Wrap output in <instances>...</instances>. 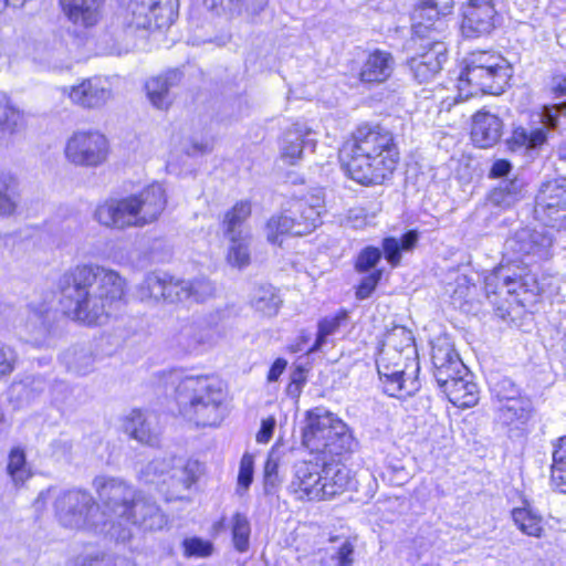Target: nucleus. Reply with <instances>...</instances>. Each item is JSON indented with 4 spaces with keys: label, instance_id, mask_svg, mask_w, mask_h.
<instances>
[{
    "label": "nucleus",
    "instance_id": "60",
    "mask_svg": "<svg viewBox=\"0 0 566 566\" xmlns=\"http://www.w3.org/2000/svg\"><path fill=\"white\" fill-rule=\"evenodd\" d=\"M253 479V458L250 454H244L240 462V470L238 475V484L248 489Z\"/></svg>",
    "mask_w": 566,
    "mask_h": 566
},
{
    "label": "nucleus",
    "instance_id": "16",
    "mask_svg": "<svg viewBox=\"0 0 566 566\" xmlns=\"http://www.w3.org/2000/svg\"><path fill=\"white\" fill-rule=\"evenodd\" d=\"M566 116V101L545 106L539 115L541 126H517L512 130L507 139V146L512 151H531L542 147L547 142V128H555L558 118Z\"/></svg>",
    "mask_w": 566,
    "mask_h": 566
},
{
    "label": "nucleus",
    "instance_id": "64",
    "mask_svg": "<svg viewBox=\"0 0 566 566\" xmlns=\"http://www.w3.org/2000/svg\"><path fill=\"white\" fill-rule=\"evenodd\" d=\"M511 170H512V165H511L510 161H507L505 159H497L492 165V168H491V171H490V177L503 178V179L504 178H511L510 177Z\"/></svg>",
    "mask_w": 566,
    "mask_h": 566
},
{
    "label": "nucleus",
    "instance_id": "53",
    "mask_svg": "<svg viewBox=\"0 0 566 566\" xmlns=\"http://www.w3.org/2000/svg\"><path fill=\"white\" fill-rule=\"evenodd\" d=\"M202 339L203 335L200 325L195 321L185 322L177 335V340L187 347H193L200 344Z\"/></svg>",
    "mask_w": 566,
    "mask_h": 566
},
{
    "label": "nucleus",
    "instance_id": "54",
    "mask_svg": "<svg viewBox=\"0 0 566 566\" xmlns=\"http://www.w3.org/2000/svg\"><path fill=\"white\" fill-rule=\"evenodd\" d=\"M510 271L511 269L509 266L501 265L485 276L484 289L489 298H491L492 295L496 296L504 293V290H502L503 276Z\"/></svg>",
    "mask_w": 566,
    "mask_h": 566
},
{
    "label": "nucleus",
    "instance_id": "42",
    "mask_svg": "<svg viewBox=\"0 0 566 566\" xmlns=\"http://www.w3.org/2000/svg\"><path fill=\"white\" fill-rule=\"evenodd\" d=\"M7 474L15 486L22 485L31 476L25 452L20 447L12 448L9 452Z\"/></svg>",
    "mask_w": 566,
    "mask_h": 566
},
{
    "label": "nucleus",
    "instance_id": "32",
    "mask_svg": "<svg viewBox=\"0 0 566 566\" xmlns=\"http://www.w3.org/2000/svg\"><path fill=\"white\" fill-rule=\"evenodd\" d=\"M48 381L42 376H27L24 379L13 382L10 388L11 399L20 405H29L45 392Z\"/></svg>",
    "mask_w": 566,
    "mask_h": 566
},
{
    "label": "nucleus",
    "instance_id": "5",
    "mask_svg": "<svg viewBox=\"0 0 566 566\" xmlns=\"http://www.w3.org/2000/svg\"><path fill=\"white\" fill-rule=\"evenodd\" d=\"M223 400L222 382L213 375L186 376L176 388L180 413L197 426L219 424L223 419Z\"/></svg>",
    "mask_w": 566,
    "mask_h": 566
},
{
    "label": "nucleus",
    "instance_id": "62",
    "mask_svg": "<svg viewBox=\"0 0 566 566\" xmlns=\"http://www.w3.org/2000/svg\"><path fill=\"white\" fill-rule=\"evenodd\" d=\"M277 468L279 463L277 460L274 458V452L272 451L269 454V458L264 465V481L265 485H272L274 486L277 482Z\"/></svg>",
    "mask_w": 566,
    "mask_h": 566
},
{
    "label": "nucleus",
    "instance_id": "56",
    "mask_svg": "<svg viewBox=\"0 0 566 566\" xmlns=\"http://www.w3.org/2000/svg\"><path fill=\"white\" fill-rule=\"evenodd\" d=\"M381 258V251L378 248L367 247L360 251L356 260V270L358 272H366L374 268Z\"/></svg>",
    "mask_w": 566,
    "mask_h": 566
},
{
    "label": "nucleus",
    "instance_id": "14",
    "mask_svg": "<svg viewBox=\"0 0 566 566\" xmlns=\"http://www.w3.org/2000/svg\"><path fill=\"white\" fill-rule=\"evenodd\" d=\"M66 159L80 167L96 168L106 163L109 154L107 138L96 130H78L67 139Z\"/></svg>",
    "mask_w": 566,
    "mask_h": 566
},
{
    "label": "nucleus",
    "instance_id": "31",
    "mask_svg": "<svg viewBox=\"0 0 566 566\" xmlns=\"http://www.w3.org/2000/svg\"><path fill=\"white\" fill-rule=\"evenodd\" d=\"M526 184L523 178L513 176L502 179L491 191L490 201L494 206L507 209L525 197Z\"/></svg>",
    "mask_w": 566,
    "mask_h": 566
},
{
    "label": "nucleus",
    "instance_id": "20",
    "mask_svg": "<svg viewBox=\"0 0 566 566\" xmlns=\"http://www.w3.org/2000/svg\"><path fill=\"white\" fill-rule=\"evenodd\" d=\"M63 94L83 108L95 109L105 106L113 98V87L109 78L94 76L78 85L63 87Z\"/></svg>",
    "mask_w": 566,
    "mask_h": 566
},
{
    "label": "nucleus",
    "instance_id": "39",
    "mask_svg": "<svg viewBox=\"0 0 566 566\" xmlns=\"http://www.w3.org/2000/svg\"><path fill=\"white\" fill-rule=\"evenodd\" d=\"M251 303L255 311L271 317L277 314L282 301L273 286L262 285L254 291Z\"/></svg>",
    "mask_w": 566,
    "mask_h": 566
},
{
    "label": "nucleus",
    "instance_id": "33",
    "mask_svg": "<svg viewBox=\"0 0 566 566\" xmlns=\"http://www.w3.org/2000/svg\"><path fill=\"white\" fill-rule=\"evenodd\" d=\"M495 418L504 426L525 422L531 413V401L521 397L494 406Z\"/></svg>",
    "mask_w": 566,
    "mask_h": 566
},
{
    "label": "nucleus",
    "instance_id": "29",
    "mask_svg": "<svg viewBox=\"0 0 566 566\" xmlns=\"http://www.w3.org/2000/svg\"><path fill=\"white\" fill-rule=\"evenodd\" d=\"M471 375H459L440 389L447 395L449 401L459 408H470L479 401V389L472 381Z\"/></svg>",
    "mask_w": 566,
    "mask_h": 566
},
{
    "label": "nucleus",
    "instance_id": "28",
    "mask_svg": "<svg viewBox=\"0 0 566 566\" xmlns=\"http://www.w3.org/2000/svg\"><path fill=\"white\" fill-rule=\"evenodd\" d=\"M181 78L179 70H169L147 81L146 92L150 103L159 109L168 108L171 104L170 91L180 84Z\"/></svg>",
    "mask_w": 566,
    "mask_h": 566
},
{
    "label": "nucleus",
    "instance_id": "30",
    "mask_svg": "<svg viewBox=\"0 0 566 566\" xmlns=\"http://www.w3.org/2000/svg\"><path fill=\"white\" fill-rule=\"evenodd\" d=\"M124 430L143 444L156 446L159 441V432L156 429L153 417L145 416L139 410H133L125 418Z\"/></svg>",
    "mask_w": 566,
    "mask_h": 566
},
{
    "label": "nucleus",
    "instance_id": "8",
    "mask_svg": "<svg viewBox=\"0 0 566 566\" xmlns=\"http://www.w3.org/2000/svg\"><path fill=\"white\" fill-rule=\"evenodd\" d=\"M93 488L104 507L103 516H107L99 521H106V525H111L108 532L117 541L125 542L130 538V530L122 527V517L140 492L123 479L106 475L96 476Z\"/></svg>",
    "mask_w": 566,
    "mask_h": 566
},
{
    "label": "nucleus",
    "instance_id": "26",
    "mask_svg": "<svg viewBox=\"0 0 566 566\" xmlns=\"http://www.w3.org/2000/svg\"><path fill=\"white\" fill-rule=\"evenodd\" d=\"M395 69V60L391 53L376 49L368 53L364 60L358 78L363 83L379 84L387 81Z\"/></svg>",
    "mask_w": 566,
    "mask_h": 566
},
{
    "label": "nucleus",
    "instance_id": "11",
    "mask_svg": "<svg viewBox=\"0 0 566 566\" xmlns=\"http://www.w3.org/2000/svg\"><path fill=\"white\" fill-rule=\"evenodd\" d=\"M178 8V0H129L124 23L135 30L166 29L176 21Z\"/></svg>",
    "mask_w": 566,
    "mask_h": 566
},
{
    "label": "nucleus",
    "instance_id": "49",
    "mask_svg": "<svg viewBox=\"0 0 566 566\" xmlns=\"http://www.w3.org/2000/svg\"><path fill=\"white\" fill-rule=\"evenodd\" d=\"M165 282H166V273H149L142 286L140 294L142 297L153 298L155 301H160L165 298Z\"/></svg>",
    "mask_w": 566,
    "mask_h": 566
},
{
    "label": "nucleus",
    "instance_id": "3",
    "mask_svg": "<svg viewBox=\"0 0 566 566\" xmlns=\"http://www.w3.org/2000/svg\"><path fill=\"white\" fill-rule=\"evenodd\" d=\"M345 171L361 185L382 184L396 169L399 153L392 133L380 126L364 124L353 143L342 150Z\"/></svg>",
    "mask_w": 566,
    "mask_h": 566
},
{
    "label": "nucleus",
    "instance_id": "10",
    "mask_svg": "<svg viewBox=\"0 0 566 566\" xmlns=\"http://www.w3.org/2000/svg\"><path fill=\"white\" fill-rule=\"evenodd\" d=\"M200 473L201 468L198 461L175 457L153 460L144 471L147 482L155 483L158 478L164 484H168L170 499H182L181 492L189 490Z\"/></svg>",
    "mask_w": 566,
    "mask_h": 566
},
{
    "label": "nucleus",
    "instance_id": "18",
    "mask_svg": "<svg viewBox=\"0 0 566 566\" xmlns=\"http://www.w3.org/2000/svg\"><path fill=\"white\" fill-rule=\"evenodd\" d=\"M418 52L408 60V66L419 83L433 78L447 61V45L438 38L412 42Z\"/></svg>",
    "mask_w": 566,
    "mask_h": 566
},
{
    "label": "nucleus",
    "instance_id": "9",
    "mask_svg": "<svg viewBox=\"0 0 566 566\" xmlns=\"http://www.w3.org/2000/svg\"><path fill=\"white\" fill-rule=\"evenodd\" d=\"M55 516L63 527L71 530L98 528L106 521L97 518V505L87 491H61L54 496Z\"/></svg>",
    "mask_w": 566,
    "mask_h": 566
},
{
    "label": "nucleus",
    "instance_id": "37",
    "mask_svg": "<svg viewBox=\"0 0 566 566\" xmlns=\"http://www.w3.org/2000/svg\"><path fill=\"white\" fill-rule=\"evenodd\" d=\"M512 518L523 534L537 538L542 537L544 533L543 518L528 505L514 509Z\"/></svg>",
    "mask_w": 566,
    "mask_h": 566
},
{
    "label": "nucleus",
    "instance_id": "27",
    "mask_svg": "<svg viewBox=\"0 0 566 566\" xmlns=\"http://www.w3.org/2000/svg\"><path fill=\"white\" fill-rule=\"evenodd\" d=\"M67 20L82 28H91L101 19L102 0H59Z\"/></svg>",
    "mask_w": 566,
    "mask_h": 566
},
{
    "label": "nucleus",
    "instance_id": "6",
    "mask_svg": "<svg viewBox=\"0 0 566 566\" xmlns=\"http://www.w3.org/2000/svg\"><path fill=\"white\" fill-rule=\"evenodd\" d=\"M325 203L323 189L315 188L289 201L287 208L273 216L266 223V238L272 243H281L284 234L305 235L321 223V214Z\"/></svg>",
    "mask_w": 566,
    "mask_h": 566
},
{
    "label": "nucleus",
    "instance_id": "51",
    "mask_svg": "<svg viewBox=\"0 0 566 566\" xmlns=\"http://www.w3.org/2000/svg\"><path fill=\"white\" fill-rule=\"evenodd\" d=\"M20 120V112L6 97L0 98V134H12Z\"/></svg>",
    "mask_w": 566,
    "mask_h": 566
},
{
    "label": "nucleus",
    "instance_id": "4",
    "mask_svg": "<svg viewBox=\"0 0 566 566\" xmlns=\"http://www.w3.org/2000/svg\"><path fill=\"white\" fill-rule=\"evenodd\" d=\"M411 331L395 326L385 337L376 364L384 391L391 397L409 396L419 389L413 373L419 370Z\"/></svg>",
    "mask_w": 566,
    "mask_h": 566
},
{
    "label": "nucleus",
    "instance_id": "48",
    "mask_svg": "<svg viewBox=\"0 0 566 566\" xmlns=\"http://www.w3.org/2000/svg\"><path fill=\"white\" fill-rule=\"evenodd\" d=\"M355 562V546L348 538L340 544L331 554L329 558L324 559L323 566H353Z\"/></svg>",
    "mask_w": 566,
    "mask_h": 566
},
{
    "label": "nucleus",
    "instance_id": "45",
    "mask_svg": "<svg viewBox=\"0 0 566 566\" xmlns=\"http://www.w3.org/2000/svg\"><path fill=\"white\" fill-rule=\"evenodd\" d=\"M347 321V313L342 311L334 316L325 317L318 323L315 343L308 349L310 353L319 350L327 342V337L334 335L342 324Z\"/></svg>",
    "mask_w": 566,
    "mask_h": 566
},
{
    "label": "nucleus",
    "instance_id": "2",
    "mask_svg": "<svg viewBox=\"0 0 566 566\" xmlns=\"http://www.w3.org/2000/svg\"><path fill=\"white\" fill-rule=\"evenodd\" d=\"M64 313L86 325H102L124 295L118 273L97 265H77L60 280Z\"/></svg>",
    "mask_w": 566,
    "mask_h": 566
},
{
    "label": "nucleus",
    "instance_id": "15",
    "mask_svg": "<svg viewBox=\"0 0 566 566\" xmlns=\"http://www.w3.org/2000/svg\"><path fill=\"white\" fill-rule=\"evenodd\" d=\"M454 0H419L412 13L411 42L438 38L443 41L447 31L444 17L452 12Z\"/></svg>",
    "mask_w": 566,
    "mask_h": 566
},
{
    "label": "nucleus",
    "instance_id": "47",
    "mask_svg": "<svg viewBox=\"0 0 566 566\" xmlns=\"http://www.w3.org/2000/svg\"><path fill=\"white\" fill-rule=\"evenodd\" d=\"M491 394L494 406L523 397L515 384L506 377L492 382Z\"/></svg>",
    "mask_w": 566,
    "mask_h": 566
},
{
    "label": "nucleus",
    "instance_id": "17",
    "mask_svg": "<svg viewBox=\"0 0 566 566\" xmlns=\"http://www.w3.org/2000/svg\"><path fill=\"white\" fill-rule=\"evenodd\" d=\"M553 238L546 230L522 228L516 230L504 244V254L511 262L549 256Z\"/></svg>",
    "mask_w": 566,
    "mask_h": 566
},
{
    "label": "nucleus",
    "instance_id": "40",
    "mask_svg": "<svg viewBox=\"0 0 566 566\" xmlns=\"http://www.w3.org/2000/svg\"><path fill=\"white\" fill-rule=\"evenodd\" d=\"M18 180L8 174H0V214H12L19 203Z\"/></svg>",
    "mask_w": 566,
    "mask_h": 566
},
{
    "label": "nucleus",
    "instance_id": "24",
    "mask_svg": "<svg viewBox=\"0 0 566 566\" xmlns=\"http://www.w3.org/2000/svg\"><path fill=\"white\" fill-rule=\"evenodd\" d=\"M132 197L140 227L156 221L167 205L166 191L158 182L149 185Z\"/></svg>",
    "mask_w": 566,
    "mask_h": 566
},
{
    "label": "nucleus",
    "instance_id": "12",
    "mask_svg": "<svg viewBox=\"0 0 566 566\" xmlns=\"http://www.w3.org/2000/svg\"><path fill=\"white\" fill-rule=\"evenodd\" d=\"M53 321V296L49 294L25 304L19 313L17 328L27 343L42 347L50 337Z\"/></svg>",
    "mask_w": 566,
    "mask_h": 566
},
{
    "label": "nucleus",
    "instance_id": "22",
    "mask_svg": "<svg viewBox=\"0 0 566 566\" xmlns=\"http://www.w3.org/2000/svg\"><path fill=\"white\" fill-rule=\"evenodd\" d=\"M128 524L146 531H158L167 524V517L155 501L140 492L122 517V527Z\"/></svg>",
    "mask_w": 566,
    "mask_h": 566
},
{
    "label": "nucleus",
    "instance_id": "43",
    "mask_svg": "<svg viewBox=\"0 0 566 566\" xmlns=\"http://www.w3.org/2000/svg\"><path fill=\"white\" fill-rule=\"evenodd\" d=\"M552 482L560 493H566V436L554 444Z\"/></svg>",
    "mask_w": 566,
    "mask_h": 566
},
{
    "label": "nucleus",
    "instance_id": "25",
    "mask_svg": "<svg viewBox=\"0 0 566 566\" xmlns=\"http://www.w3.org/2000/svg\"><path fill=\"white\" fill-rule=\"evenodd\" d=\"M502 133L503 123L496 115L480 111L473 116L471 139L475 146L490 148L499 143Z\"/></svg>",
    "mask_w": 566,
    "mask_h": 566
},
{
    "label": "nucleus",
    "instance_id": "34",
    "mask_svg": "<svg viewBox=\"0 0 566 566\" xmlns=\"http://www.w3.org/2000/svg\"><path fill=\"white\" fill-rule=\"evenodd\" d=\"M502 290L514 298L520 305H525L528 301L527 295H534L536 290L535 280L531 275H522L506 272L503 276Z\"/></svg>",
    "mask_w": 566,
    "mask_h": 566
},
{
    "label": "nucleus",
    "instance_id": "36",
    "mask_svg": "<svg viewBox=\"0 0 566 566\" xmlns=\"http://www.w3.org/2000/svg\"><path fill=\"white\" fill-rule=\"evenodd\" d=\"M308 143L302 129L297 127L289 129L281 142V157L289 165H295L302 158L303 149Z\"/></svg>",
    "mask_w": 566,
    "mask_h": 566
},
{
    "label": "nucleus",
    "instance_id": "7",
    "mask_svg": "<svg viewBox=\"0 0 566 566\" xmlns=\"http://www.w3.org/2000/svg\"><path fill=\"white\" fill-rule=\"evenodd\" d=\"M460 90L471 87L465 97L478 93L499 95L512 76V67L506 59L492 51H474L464 59Z\"/></svg>",
    "mask_w": 566,
    "mask_h": 566
},
{
    "label": "nucleus",
    "instance_id": "58",
    "mask_svg": "<svg viewBox=\"0 0 566 566\" xmlns=\"http://www.w3.org/2000/svg\"><path fill=\"white\" fill-rule=\"evenodd\" d=\"M381 275L382 272L380 270H377L365 276L357 287L356 297L358 300L368 298L376 289L378 282L381 279Z\"/></svg>",
    "mask_w": 566,
    "mask_h": 566
},
{
    "label": "nucleus",
    "instance_id": "19",
    "mask_svg": "<svg viewBox=\"0 0 566 566\" xmlns=\"http://www.w3.org/2000/svg\"><path fill=\"white\" fill-rule=\"evenodd\" d=\"M462 33L467 38L490 34L496 25L494 0H468L462 6Z\"/></svg>",
    "mask_w": 566,
    "mask_h": 566
},
{
    "label": "nucleus",
    "instance_id": "46",
    "mask_svg": "<svg viewBox=\"0 0 566 566\" xmlns=\"http://www.w3.org/2000/svg\"><path fill=\"white\" fill-rule=\"evenodd\" d=\"M234 238H228L230 241L228 262L238 268H243L250 262L249 254V238L244 235H233Z\"/></svg>",
    "mask_w": 566,
    "mask_h": 566
},
{
    "label": "nucleus",
    "instance_id": "61",
    "mask_svg": "<svg viewBox=\"0 0 566 566\" xmlns=\"http://www.w3.org/2000/svg\"><path fill=\"white\" fill-rule=\"evenodd\" d=\"M382 249L385 253V258L392 265L396 266L399 264L401 255H400V242L395 238H387L382 242Z\"/></svg>",
    "mask_w": 566,
    "mask_h": 566
},
{
    "label": "nucleus",
    "instance_id": "44",
    "mask_svg": "<svg viewBox=\"0 0 566 566\" xmlns=\"http://www.w3.org/2000/svg\"><path fill=\"white\" fill-rule=\"evenodd\" d=\"M251 214V205L248 201H240L233 206V208L227 212L223 226L224 234L227 238H234L233 235H244L242 229L243 222Z\"/></svg>",
    "mask_w": 566,
    "mask_h": 566
},
{
    "label": "nucleus",
    "instance_id": "50",
    "mask_svg": "<svg viewBox=\"0 0 566 566\" xmlns=\"http://www.w3.org/2000/svg\"><path fill=\"white\" fill-rule=\"evenodd\" d=\"M189 281L176 279L166 273L165 282V298L168 303H179L189 300V292L187 291Z\"/></svg>",
    "mask_w": 566,
    "mask_h": 566
},
{
    "label": "nucleus",
    "instance_id": "57",
    "mask_svg": "<svg viewBox=\"0 0 566 566\" xmlns=\"http://www.w3.org/2000/svg\"><path fill=\"white\" fill-rule=\"evenodd\" d=\"M184 548L187 556L207 557L212 553V544L198 537L185 539Z\"/></svg>",
    "mask_w": 566,
    "mask_h": 566
},
{
    "label": "nucleus",
    "instance_id": "59",
    "mask_svg": "<svg viewBox=\"0 0 566 566\" xmlns=\"http://www.w3.org/2000/svg\"><path fill=\"white\" fill-rule=\"evenodd\" d=\"M17 364L15 352L7 345L0 344V379L10 375Z\"/></svg>",
    "mask_w": 566,
    "mask_h": 566
},
{
    "label": "nucleus",
    "instance_id": "38",
    "mask_svg": "<svg viewBox=\"0 0 566 566\" xmlns=\"http://www.w3.org/2000/svg\"><path fill=\"white\" fill-rule=\"evenodd\" d=\"M226 8L231 18H240L253 23L265 10L269 0H224Z\"/></svg>",
    "mask_w": 566,
    "mask_h": 566
},
{
    "label": "nucleus",
    "instance_id": "52",
    "mask_svg": "<svg viewBox=\"0 0 566 566\" xmlns=\"http://www.w3.org/2000/svg\"><path fill=\"white\" fill-rule=\"evenodd\" d=\"M187 291L189 292V300L202 303L214 295L216 289L212 282H210L209 280L197 279L193 281H189V286Z\"/></svg>",
    "mask_w": 566,
    "mask_h": 566
},
{
    "label": "nucleus",
    "instance_id": "21",
    "mask_svg": "<svg viewBox=\"0 0 566 566\" xmlns=\"http://www.w3.org/2000/svg\"><path fill=\"white\" fill-rule=\"evenodd\" d=\"M134 205L132 195L120 199H108L96 208L94 217L99 224L112 229L140 227Z\"/></svg>",
    "mask_w": 566,
    "mask_h": 566
},
{
    "label": "nucleus",
    "instance_id": "63",
    "mask_svg": "<svg viewBox=\"0 0 566 566\" xmlns=\"http://www.w3.org/2000/svg\"><path fill=\"white\" fill-rule=\"evenodd\" d=\"M275 428V419L268 418L262 420L261 428L256 433V441L259 443H266L272 438L273 431Z\"/></svg>",
    "mask_w": 566,
    "mask_h": 566
},
{
    "label": "nucleus",
    "instance_id": "35",
    "mask_svg": "<svg viewBox=\"0 0 566 566\" xmlns=\"http://www.w3.org/2000/svg\"><path fill=\"white\" fill-rule=\"evenodd\" d=\"M95 355L91 346L76 345L63 354V361L69 370L77 375H86L93 370Z\"/></svg>",
    "mask_w": 566,
    "mask_h": 566
},
{
    "label": "nucleus",
    "instance_id": "1",
    "mask_svg": "<svg viewBox=\"0 0 566 566\" xmlns=\"http://www.w3.org/2000/svg\"><path fill=\"white\" fill-rule=\"evenodd\" d=\"M302 440L311 458L294 464L291 492L303 501L329 500L345 492L350 483L348 470L335 458L353 452L356 447L347 424L329 411L310 410Z\"/></svg>",
    "mask_w": 566,
    "mask_h": 566
},
{
    "label": "nucleus",
    "instance_id": "41",
    "mask_svg": "<svg viewBox=\"0 0 566 566\" xmlns=\"http://www.w3.org/2000/svg\"><path fill=\"white\" fill-rule=\"evenodd\" d=\"M232 544L239 553H247L250 548L251 523L243 513H234L229 522Z\"/></svg>",
    "mask_w": 566,
    "mask_h": 566
},
{
    "label": "nucleus",
    "instance_id": "55",
    "mask_svg": "<svg viewBox=\"0 0 566 566\" xmlns=\"http://www.w3.org/2000/svg\"><path fill=\"white\" fill-rule=\"evenodd\" d=\"M75 566H135V564L124 557H81L74 560Z\"/></svg>",
    "mask_w": 566,
    "mask_h": 566
},
{
    "label": "nucleus",
    "instance_id": "13",
    "mask_svg": "<svg viewBox=\"0 0 566 566\" xmlns=\"http://www.w3.org/2000/svg\"><path fill=\"white\" fill-rule=\"evenodd\" d=\"M534 218L558 231L566 229V178L541 185L535 197Z\"/></svg>",
    "mask_w": 566,
    "mask_h": 566
},
{
    "label": "nucleus",
    "instance_id": "23",
    "mask_svg": "<svg viewBox=\"0 0 566 566\" xmlns=\"http://www.w3.org/2000/svg\"><path fill=\"white\" fill-rule=\"evenodd\" d=\"M431 359L434 368L433 375L439 387L446 386L459 375H467V367L447 340L432 345Z\"/></svg>",
    "mask_w": 566,
    "mask_h": 566
}]
</instances>
